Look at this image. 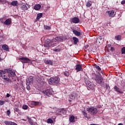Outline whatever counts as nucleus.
Segmentation results:
<instances>
[{"instance_id": "obj_1", "label": "nucleus", "mask_w": 125, "mask_h": 125, "mask_svg": "<svg viewBox=\"0 0 125 125\" xmlns=\"http://www.w3.org/2000/svg\"><path fill=\"white\" fill-rule=\"evenodd\" d=\"M60 82V79L58 77H53L48 80L49 84H58Z\"/></svg>"}, {"instance_id": "obj_2", "label": "nucleus", "mask_w": 125, "mask_h": 125, "mask_svg": "<svg viewBox=\"0 0 125 125\" xmlns=\"http://www.w3.org/2000/svg\"><path fill=\"white\" fill-rule=\"evenodd\" d=\"M86 111L91 115H96L98 112V110L95 106H90L87 108Z\"/></svg>"}, {"instance_id": "obj_3", "label": "nucleus", "mask_w": 125, "mask_h": 125, "mask_svg": "<svg viewBox=\"0 0 125 125\" xmlns=\"http://www.w3.org/2000/svg\"><path fill=\"white\" fill-rule=\"evenodd\" d=\"M95 81L97 83L101 84V86L104 85V80H103V77L100 76H96Z\"/></svg>"}, {"instance_id": "obj_4", "label": "nucleus", "mask_w": 125, "mask_h": 125, "mask_svg": "<svg viewBox=\"0 0 125 125\" xmlns=\"http://www.w3.org/2000/svg\"><path fill=\"white\" fill-rule=\"evenodd\" d=\"M56 114L57 116H61L62 114L63 115H65L66 113H67V111L65 108H62V109H59V108H56Z\"/></svg>"}, {"instance_id": "obj_5", "label": "nucleus", "mask_w": 125, "mask_h": 125, "mask_svg": "<svg viewBox=\"0 0 125 125\" xmlns=\"http://www.w3.org/2000/svg\"><path fill=\"white\" fill-rule=\"evenodd\" d=\"M85 83H86V85H87V87L88 88H90V89H94L95 88V85H94V83H93L91 82L90 81L87 80L85 81Z\"/></svg>"}, {"instance_id": "obj_6", "label": "nucleus", "mask_w": 125, "mask_h": 125, "mask_svg": "<svg viewBox=\"0 0 125 125\" xmlns=\"http://www.w3.org/2000/svg\"><path fill=\"white\" fill-rule=\"evenodd\" d=\"M43 94L50 97L53 95V91L51 89H46L42 91Z\"/></svg>"}, {"instance_id": "obj_7", "label": "nucleus", "mask_w": 125, "mask_h": 125, "mask_svg": "<svg viewBox=\"0 0 125 125\" xmlns=\"http://www.w3.org/2000/svg\"><path fill=\"white\" fill-rule=\"evenodd\" d=\"M7 74L8 78H10L11 77L15 76V72L12 70L7 69Z\"/></svg>"}, {"instance_id": "obj_8", "label": "nucleus", "mask_w": 125, "mask_h": 125, "mask_svg": "<svg viewBox=\"0 0 125 125\" xmlns=\"http://www.w3.org/2000/svg\"><path fill=\"white\" fill-rule=\"evenodd\" d=\"M106 13L108 14L109 17H115L116 16V12L114 10L106 11Z\"/></svg>"}, {"instance_id": "obj_9", "label": "nucleus", "mask_w": 125, "mask_h": 125, "mask_svg": "<svg viewBox=\"0 0 125 125\" xmlns=\"http://www.w3.org/2000/svg\"><path fill=\"white\" fill-rule=\"evenodd\" d=\"M19 60H21V62L23 64H25V63H29V61H30V59L28 58L22 57L19 59Z\"/></svg>"}, {"instance_id": "obj_10", "label": "nucleus", "mask_w": 125, "mask_h": 125, "mask_svg": "<svg viewBox=\"0 0 125 125\" xmlns=\"http://www.w3.org/2000/svg\"><path fill=\"white\" fill-rule=\"evenodd\" d=\"M75 69L76 70L77 72H80L81 71H83V65L82 64H77L76 65Z\"/></svg>"}, {"instance_id": "obj_11", "label": "nucleus", "mask_w": 125, "mask_h": 125, "mask_svg": "<svg viewBox=\"0 0 125 125\" xmlns=\"http://www.w3.org/2000/svg\"><path fill=\"white\" fill-rule=\"evenodd\" d=\"M55 40L57 41V42H63L65 40V37L64 36H61L57 37L55 38Z\"/></svg>"}, {"instance_id": "obj_12", "label": "nucleus", "mask_w": 125, "mask_h": 125, "mask_svg": "<svg viewBox=\"0 0 125 125\" xmlns=\"http://www.w3.org/2000/svg\"><path fill=\"white\" fill-rule=\"evenodd\" d=\"M44 46L45 47H50V46H51V40L47 39L44 45Z\"/></svg>"}, {"instance_id": "obj_13", "label": "nucleus", "mask_w": 125, "mask_h": 125, "mask_svg": "<svg viewBox=\"0 0 125 125\" xmlns=\"http://www.w3.org/2000/svg\"><path fill=\"white\" fill-rule=\"evenodd\" d=\"M71 23H74V24H77L80 22V19L77 17H74L70 19Z\"/></svg>"}, {"instance_id": "obj_14", "label": "nucleus", "mask_w": 125, "mask_h": 125, "mask_svg": "<svg viewBox=\"0 0 125 125\" xmlns=\"http://www.w3.org/2000/svg\"><path fill=\"white\" fill-rule=\"evenodd\" d=\"M76 97H78V94L75 92L72 93L69 96V98L71 100H74Z\"/></svg>"}, {"instance_id": "obj_15", "label": "nucleus", "mask_w": 125, "mask_h": 125, "mask_svg": "<svg viewBox=\"0 0 125 125\" xmlns=\"http://www.w3.org/2000/svg\"><path fill=\"white\" fill-rule=\"evenodd\" d=\"M12 20L11 18L7 19L5 20V21L3 22L4 25H6L7 26H9L12 23Z\"/></svg>"}, {"instance_id": "obj_16", "label": "nucleus", "mask_w": 125, "mask_h": 125, "mask_svg": "<svg viewBox=\"0 0 125 125\" xmlns=\"http://www.w3.org/2000/svg\"><path fill=\"white\" fill-rule=\"evenodd\" d=\"M31 83L32 82L30 80H29V79L26 80V84L27 86L26 88V89L28 90V91H30V90H31V88L30 87V85L31 84Z\"/></svg>"}, {"instance_id": "obj_17", "label": "nucleus", "mask_w": 125, "mask_h": 125, "mask_svg": "<svg viewBox=\"0 0 125 125\" xmlns=\"http://www.w3.org/2000/svg\"><path fill=\"white\" fill-rule=\"evenodd\" d=\"M1 78H2V80H4V81H6L7 82H11V80L7 76V73H6V75L3 74L2 77H1Z\"/></svg>"}, {"instance_id": "obj_18", "label": "nucleus", "mask_w": 125, "mask_h": 125, "mask_svg": "<svg viewBox=\"0 0 125 125\" xmlns=\"http://www.w3.org/2000/svg\"><path fill=\"white\" fill-rule=\"evenodd\" d=\"M7 69H4V70H0V77L1 78L3 75L7 74Z\"/></svg>"}, {"instance_id": "obj_19", "label": "nucleus", "mask_w": 125, "mask_h": 125, "mask_svg": "<svg viewBox=\"0 0 125 125\" xmlns=\"http://www.w3.org/2000/svg\"><path fill=\"white\" fill-rule=\"evenodd\" d=\"M113 88L115 90V91L118 92V93H120V94L123 93V92L122 91L121 89H120V88L118 87V86H117V85L114 86Z\"/></svg>"}, {"instance_id": "obj_20", "label": "nucleus", "mask_w": 125, "mask_h": 125, "mask_svg": "<svg viewBox=\"0 0 125 125\" xmlns=\"http://www.w3.org/2000/svg\"><path fill=\"white\" fill-rule=\"evenodd\" d=\"M32 105L33 106H41L42 105V103H40L39 102H36V101H32Z\"/></svg>"}, {"instance_id": "obj_21", "label": "nucleus", "mask_w": 125, "mask_h": 125, "mask_svg": "<svg viewBox=\"0 0 125 125\" xmlns=\"http://www.w3.org/2000/svg\"><path fill=\"white\" fill-rule=\"evenodd\" d=\"M41 7H42V5H41V4H36L34 6V9H35V10H40Z\"/></svg>"}, {"instance_id": "obj_22", "label": "nucleus", "mask_w": 125, "mask_h": 125, "mask_svg": "<svg viewBox=\"0 0 125 125\" xmlns=\"http://www.w3.org/2000/svg\"><path fill=\"white\" fill-rule=\"evenodd\" d=\"M2 48L3 50H5V51H9V48H8V46L6 44H3L2 46Z\"/></svg>"}, {"instance_id": "obj_23", "label": "nucleus", "mask_w": 125, "mask_h": 125, "mask_svg": "<svg viewBox=\"0 0 125 125\" xmlns=\"http://www.w3.org/2000/svg\"><path fill=\"white\" fill-rule=\"evenodd\" d=\"M76 121L75 120V116L74 115H71L69 117V122L70 123H75Z\"/></svg>"}, {"instance_id": "obj_24", "label": "nucleus", "mask_w": 125, "mask_h": 125, "mask_svg": "<svg viewBox=\"0 0 125 125\" xmlns=\"http://www.w3.org/2000/svg\"><path fill=\"white\" fill-rule=\"evenodd\" d=\"M44 62L45 64H48V65L53 64V62L51 60H44Z\"/></svg>"}, {"instance_id": "obj_25", "label": "nucleus", "mask_w": 125, "mask_h": 125, "mask_svg": "<svg viewBox=\"0 0 125 125\" xmlns=\"http://www.w3.org/2000/svg\"><path fill=\"white\" fill-rule=\"evenodd\" d=\"M10 4L11 5H13V6H17L18 5V1L17 0H14L11 2Z\"/></svg>"}, {"instance_id": "obj_26", "label": "nucleus", "mask_w": 125, "mask_h": 125, "mask_svg": "<svg viewBox=\"0 0 125 125\" xmlns=\"http://www.w3.org/2000/svg\"><path fill=\"white\" fill-rule=\"evenodd\" d=\"M73 34H74V35H75V36H81V32L78 31L77 30H73Z\"/></svg>"}, {"instance_id": "obj_27", "label": "nucleus", "mask_w": 125, "mask_h": 125, "mask_svg": "<svg viewBox=\"0 0 125 125\" xmlns=\"http://www.w3.org/2000/svg\"><path fill=\"white\" fill-rule=\"evenodd\" d=\"M21 10H23V11H25L28 10V7H27L26 5H23L21 6Z\"/></svg>"}, {"instance_id": "obj_28", "label": "nucleus", "mask_w": 125, "mask_h": 125, "mask_svg": "<svg viewBox=\"0 0 125 125\" xmlns=\"http://www.w3.org/2000/svg\"><path fill=\"white\" fill-rule=\"evenodd\" d=\"M74 44H77L79 42V39L77 37H73Z\"/></svg>"}, {"instance_id": "obj_29", "label": "nucleus", "mask_w": 125, "mask_h": 125, "mask_svg": "<svg viewBox=\"0 0 125 125\" xmlns=\"http://www.w3.org/2000/svg\"><path fill=\"white\" fill-rule=\"evenodd\" d=\"M42 13H39L37 14V20H40V19H41V18H42Z\"/></svg>"}, {"instance_id": "obj_30", "label": "nucleus", "mask_w": 125, "mask_h": 125, "mask_svg": "<svg viewBox=\"0 0 125 125\" xmlns=\"http://www.w3.org/2000/svg\"><path fill=\"white\" fill-rule=\"evenodd\" d=\"M14 110L15 112H17V113H18V114H21V111L20 110L19 108L15 107V108H14Z\"/></svg>"}, {"instance_id": "obj_31", "label": "nucleus", "mask_w": 125, "mask_h": 125, "mask_svg": "<svg viewBox=\"0 0 125 125\" xmlns=\"http://www.w3.org/2000/svg\"><path fill=\"white\" fill-rule=\"evenodd\" d=\"M27 119L28 120V122L29 123L30 125H34V122H33V120H32L31 118H30L29 117H27Z\"/></svg>"}, {"instance_id": "obj_32", "label": "nucleus", "mask_w": 125, "mask_h": 125, "mask_svg": "<svg viewBox=\"0 0 125 125\" xmlns=\"http://www.w3.org/2000/svg\"><path fill=\"white\" fill-rule=\"evenodd\" d=\"M115 39L116 41H121L122 40V36L121 35H118L115 36Z\"/></svg>"}, {"instance_id": "obj_33", "label": "nucleus", "mask_w": 125, "mask_h": 125, "mask_svg": "<svg viewBox=\"0 0 125 125\" xmlns=\"http://www.w3.org/2000/svg\"><path fill=\"white\" fill-rule=\"evenodd\" d=\"M56 44V42L54 40H51V46H53Z\"/></svg>"}, {"instance_id": "obj_34", "label": "nucleus", "mask_w": 125, "mask_h": 125, "mask_svg": "<svg viewBox=\"0 0 125 125\" xmlns=\"http://www.w3.org/2000/svg\"><path fill=\"white\" fill-rule=\"evenodd\" d=\"M0 3H3L4 4V3H8V1L6 0H0Z\"/></svg>"}, {"instance_id": "obj_35", "label": "nucleus", "mask_w": 125, "mask_h": 125, "mask_svg": "<svg viewBox=\"0 0 125 125\" xmlns=\"http://www.w3.org/2000/svg\"><path fill=\"white\" fill-rule=\"evenodd\" d=\"M101 41H102V38L101 37L97 38L96 40V42H99V43H100V42H101Z\"/></svg>"}, {"instance_id": "obj_36", "label": "nucleus", "mask_w": 125, "mask_h": 125, "mask_svg": "<svg viewBox=\"0 0 125 125\" xmlns=\"http://www.w3.org/2000/svg\"><path fill=\"white\" fill-rule=\"evenodd\" d=\"M92 5V4L90 3V1H87L86 3V6L87 7H90V6Z\"/></svg>"}, {"instance_id": "obj_37", "label": "nucleus", "mask_w": 125, "mask_h": 125, "mask_svg": "<svg viewBox=\"0 0 125 125\" xmlns=\"http://www.w3.org/2000/svg\"><path fill=\"white\" fill-rule=\"evenodd\" d=\"M95 68H96V69H97V70H98V71H99V72H102V71L101 70V68L100 67L99 65H95Z\"/></svg>"}, {"instance_id": "obj_38", "label": "nucleus", "mask_w": 125, "mask_h": 125, "mask_svg": "<svg viewBox=\"0 0 125 125\" xmlns=\"http://www.w3.org/2000/svg\"><path fill=\"white\" fill-rule=\"evenodd\" d=\"M47 123L48 124H53V120L51 119H48L47 120Z\"/></svg>"}, {"instance_id": "obj_39", "label": "nucleus", "mask_w": 125, "mask_h": 125, "mask_svg": "<svg viewBox=\"0 0 125 125\" xmlns=\"http://www.w3.org/2000/svg\"><path fill=\"white\" fill-rule=\"evenodd\" d=\"M44 28L45 30H50V29H51V27H50V26L45 25H44Z\"/></svg>"}, {"instance_id": "obj_40", "label": "nucleus", "mask_w": 125, "mask_h": 125, "mask_svg": "<svg viewBox=\"0 0 125 125\" xmlns=\"http://www.w3.org/2000/svg\"><path fill=\"white\" fill-rule=\"evenodd\" d=\"M22 108L23 110H27L29 108V106L26 104H24L22 106Z\"/></svg>"}, {"instance_id": "obj_41", "label": "nucleus", "mask_w": 125, "mask_h": 125, "mask_svg": "<svg viewBox=\"0 0 125 125\" xmlns=\"http://www.w3.org/2000/svg\"><path fill=\"white\" fill-rule=\"evenodd\" d=\"M53 51H55V52H60V51H61V49L60 48L54 49Z\"/></svg>"}, {"instance_id": "obj_42", "label": "nucleus", "mask_w": 125, "mask_h": 125, "mask_svg": "<svg viewBox=\"0 0 125 125\" xmlns=\"http://www.w3.org/2000/svg\"><path fill=\"white\" fill-rule=\"evenodd\" d=\"M12 122H9V121H5V124L6 125H11L12 124Z\"/></svg>"}, {"instance_id": "obj_43", "label": "nucleus", "mask_w": 125, "mask_h": 125, "mask_svg": "<svg viewBox=\"0 0 125 125\" xmlns=\"http://www.w3.org/2000/svg\"><path fill=\"white\" fill-rule=\"evenodd\" d=\"M64 76H66V77H68V76H70V73L68 72V71H65L64 72Z\"/></svg>"}, {"instance_id": "obj_44", "label": "nucleus", "mask_w": 125, "mask_h": 125, "mask_svg": "<svg viewBox=\"0 0 125 125\" xmlns=\"http://www.w3.org/2000/svg\"><path fill=\"white\" fill-rule=\"evenodd\" d=\"M121 52L122 54H125V47L122 48Z\"/></svg>"}, {"instance_id": "obj_45", "label": "nucleus", "mask_w": 125, "mask_h": 125, "mask_svg": "<svg viewBox=\"0 0 125 125\" xmlns=\"http://www.w3.org/2000/svg\"><path fill=\"white\" fill-rule=\"evenodd\" d=\"M82 113L85 118H87V113L85 111H83Z\"/></svg>"}, {"instance_id": "obj_46", "label": "nucleus", "mask_w": 125, "mask_h": 125, "mask_svg": "<svg viewBox=\"0 0 125 125\" xmlns=\"http://www.w3.org/2000/svg\"><path fill=\"white\" fill-rule=\"evenodd\" d=\"M4 104V101L0 100V105H2Z\"/></svg>"}, {"instance_id": "obj_47", "label": "nucleus", "mask_w": 125, "mask_h": 125, "mask_svg": "<svg viewBox=\"0 0 125 125\" xmlns=\"http://www.w3.org/2000/svg\"><path fill=\"white\" fill-rule=\"evenodd\" d=\"M110 51H111V52H113V51H115V48H114L113 47H110Z\"/></svg>"}, {"instance_id": "obj_48", "label": "nucleus", "mask_w": 125, "mask_h": 125, "mask_svg": "<svg viewBox=\"0 0 125 125\" xmlns=\"http://www.w3.org/2000/svg\"><path fill=\"white\" fill-rule=\"evenodd\" d=\"M6 114H7V116H9V115H10V110H8L6 111Z\"/></svg>"}, {"instance_id": "obj_49", "label": "nucleus", "mask_w": 125, "mask_h": 125, "mask_svg": "<svg viewBox=\"0 0 125 125\" xmlns=\"http://www.w3.org/2000/svg\"><path fill=\"white\" fill-rule=\"evenodd\" d=\"M121 4H125V0H123L121 1Z\"/></svg>"}, {"instance_id": "obj_50", "label": "nucleus", "mask_w": 125, "mask_h": 125, "mask_svg": "<svg viewBox=\"0 0 125 125\" xmlns=\"http://www.w3.org/2000/svg\"><path fill=\"white\" fill-rule=\"evenodd\" d=\"M9 96H10V95H9V94L7 93L6 95V97L8 98V97H9Z\"/></svg>"}, {"instance_id": "obj_51", "label": "nucleus", "mask_w": 125, "mask_h": 125, "mask_svg": "<svg viewBox=\"0 0 125 125\" xmlns=\"http://www.w3.org/2000/svg\"><path fill=\"white\" fill-rule=\"evenodd\" d=\"M0 21L2 22L3 21V19H0Z\"/></svg>"}, {"instance_id": "obj_52", "label": "nucleus", "mask_w": 125, "mask_h": 125, "mask_svg": "<svg viewBox=\"0 0 125 125\" xmlns=\"http://www.w3.org/2000/svg\"><path fill=\"white\" fill-rule=\"evenodd\" d=\"M68 101H69V102H72V100H69Z\"/></svg>"}, {"instance_id": "obj_53", "label": "nucleus", "mask_w": 125, "mask_h": 125, "mask_svg": "<svg viewBox=\"0 0 125 125\" xmlns=\"http://www.w3.org/2000/svg\"><path fill=\"white\" fill-rule=\"evenodd\" d=\"M23 121H27V120L22 119Z\"/></svg>"}, {"instance_id": "obj_54", "label": "nucleus", "mask_w": 125, "mask_h": 125, "mask_svg": "<svg viewBox=\"0 0 125 125\" xmlns=\"http://www.w3.org/2000/svg\"><path fill=\"white\" fill-rule=\"evenodd\" d=\"M0 61H1V58H0Z\"/></svg>"}, {"instance_id": "obj_55", "label": "nucleus", "mask_w": 125, "mask_h": 125, "mask_svg": "<svg viewBox=\"0 0 125 125\" xmlns=\"http://www.w3.org/2000/svg\"><path fill=\"white\" fill-rule=\"evenodd\" d=\"M26 5H29L28 4V3H26Z\"/></svg>"}, {"instance_id": "obj_56", "label": "nucleus", "mask_w": 125, "mask_h": 125, "mask_svg": "<svg viewBox=\"0 0 125 125\" xmlns=\"http://www.w3.org/2000/svg\"><path fill=\"white\" fill-rule=\"evenodd\" d=\"M124 123H125V119H124Z\"/></svg>"}, {"instance_id": "obj_57", "label": "nucleus", "mask_w": 125, "mask_h": 125, "mask_svg": "<svg viewBox=\"0 0 125 125\" xmlns=\"http://www.w3.org/2000/svg\"><path fill=\"white\" fill-rule=\"evenodd\" d=\"M28 5V7H30V5Z\"/></svg>"}, {"instance_id": "obj_58", "label": "nucleus", "mask_w": 125, "mask_h": 125, "mask_svg": "<svg viewBox=\"0 0 125 125\" xmlns=\"http://www.w3.org/2000/svg\"><path fill=\"white\" fill-rule=\"evenodd\" d=\"M109 46H111V45H109Z\"/></svg>"}]
</instances>
